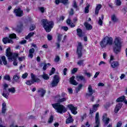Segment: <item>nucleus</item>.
<instances>
[{"label": "nucleus", "mask_w": 127, "mask_h": 127, "mask_svg": "<svg viewBox=\"0 0 127 127\" xmlns=\"http://www.w3.org/2000/svg\"><path fill=\"white\" fill-rule=\"evenodd\" d=\"M67 98H63L58 100V103L55 104H52V106L56 110L57 112L59 114H63V113H66L67 111V108L64 106L63 105L60 104V103H63V102H66Z\"/></svg>", "instance_id": "f257e3e1"}, {"label": "nucleus", "mask_w": 127, "mask_h": 127, "mask_svg": "<svg viewBox=\"0 0 127 127\" xmlns=\"http://www.w3.org/2000/svg\"><path fill=\"white\" fill-rule=\"evenodd\" d=\"M41 22L47 32H50L51 28H53V26H54V23L53 21H48L47 19H43Z\"/></svg>", "instance_id": "f03ea898"}, {"label": "nucleus", "mask_w": 127, "mask_h": 127, "mask_svg": "<svg viewBox=\"0 0 127 127\" xmlns=\"http://www.w3.org/2000/svg\"><path fill=\"white\" fill-rule=\"evenodd\" d=\"M114 46L113 50L116 54H118L121 52V49L122 48V41L121 38L116 37L114 41Z\"/></svg>", "instance_id": "7ed1b4c3"}, {"label": "nucleus", "mask_w": 127, "mask_h": 127, "mask_svg": "<svg viewBox=\"0 0 127 127\" xmlns=\"http://www.w3.org/2000/svg\"><path fill=\"white\" fill-rule=\"evenodd\" d=\"M113 44V38L112 37H105L100 42V45L102 48H104L107 45Z\"/></svg>", "instance_id": "20e7f679"}, {"label": "nucleus", "mask_w": 127, "mask_h": 127, "mask_svg": "<svg viewBox=\"0 0 127 127\" xmlns=\"http://www.w3.org/2000/svg\"><path fill=\"white\" fill-rule=\"evenodd\" d=\"M31 78L32 79L27 80L26 82V84L27 85H28V86H30L32 85V84H34V83H40L41 81V80L40 79L38 78V77H36V75H34L33 73L31 74Z\"/></svg>", "instance_id": "39448f33"}, {"label": "nucleus", "mask_w": 127, "mask_h": 127, "mask_svg": "<svg viewBox=\"0 0 127 127\" xmlns=\"http://www.w3.org/2000/svg\"><path fill=\"white\" fill-rule=\"evenodd\" d=\"M94 93H95V90H93V88H92V85H89L88 87V92L86 93V97L87 99L91 97L90 101H91V102H94V100L95 99V97L93 96V94H94Z\"/></svg>", "instance_id": "423d86ee"}, {"label": "nucleus", "mask_w": 127, "mask_h": 127, "mask_svg": "<svg viewBox=\"0 0 127 127\" xmlns=\"http://www.w3.org/2000/svg\"><path fill=\"white\" fill-rule=\"evenodd\" d=\"M6 55L8 57L9 60L13 61V60H16V57L18 56V54H14L10 52V48H8L6 49Z\"/></svg>", "instance_id": "0eeeda50"}, {"label": "nucleus", "mask_w": 127, "mask_h": 127, "mask_svg": "<svg viewBox=\"0 0 127 127\" xmlns=\"http://www.w3.org/2000/svg\"><path fill=\"white\" fill-rule=\"evenodd\" d=\"M9 38L6 37L3 38L2 42L4 44H6V43H11L12 44L13 43V41H12L11 39L16 38V35L14 33L11 34L9 35Z\"/></svg>", "instance_id": "6e6552de"}, {"label": "nucleus", "mask_w": 127, "mask_h": 127, "mask_svg": "<svg viewBox=\"0 0 127 127\" xmlns=\"http://www.w3.org/2000/svg\"><path fill=\"white\" fill-rule=\"evenodd\" d=\"M59 82H60V77H59V75L56 74L54 76V79L51 84L52 88L56 87V86L58 85V83H59Z\"/></svg>", "instance_id": "1a4fd4ad"}, {"label": "nucleus", "mask_w": 127, "mask_h": 127, "mask_svg": "<svg viewBox=\"0 0 127 127\" xmlns=\"http://www.w3.org/2000/svg\"><path fill=\"white\" fill-rule=\"evenodd\" d=\"M7 88H8V85H7V84H4L3 85L2 96H3L4 98H5V99H8V96H9V93L7 91V89H6Z\"/></svg>", "instance_id": "9d476101"}, {"label": "nucleus", "mask_w": 127, "mask_h": 127, "mask_svg": "<svg viewBox=\"0 0 127 127\" xmlns=\"http://www.w3.org/2000/svg\"><path fill=\"white\" fill-rule=\"evenodd\" d=\"M82 48H83V46L80 42H79L77 49V54H78V58L82 57Z\"/></svg>", "instance_id": "9b49d317"}, {"label": "nucleus", "mask_w": 127, "mask_h": 127, "mask_svg": "<svg viewBox=\"0 0 127 127\" xmlns=\"http://www.w3.org/2000/svg\"><path fill=\"white\" fill-rule=\"evenodd\" d=\"M14 12L15 15L18 17H21V16H23V11H22L20 8L15 9Z\"/></svg>", "instance_id": "f8f14e48"}, {"label": "nucleus", "mask_w": 127, "mask_h": 127, "mask_svg": "<svg viewBox=\"0 0 127 127\" xmlns=\"http://www.w3.org/2000/svg\"><path fill=\"white\" fill-rule=\"evenodd\" d=\"M67 107L68 108V109H69V110H70L72 114H73V115H77V114L78 113V112L76 111L77 110V107H74L72 104L68 105Z\"/></svg>", "instance_id": "ddd939ff"}, {"label": "nucleus", "mask_w": 127, "mask_h": 127, "mask_svg": "<svg viewBox=\"0 0 127 127\" xmlns=\"http://www.w3.org/2000/svg\"><path fill=\"white\" fill-rule=\"evenodd\" d=\"M20 79V75L19 73H15L13 76L12 82L13 83H19V80Z\"/></svg>", "instance_id": "4468645a"}, {"label": "nucleus", "mask_w": 127, "mask_h": 127, "mask_svg": "<svg viewBox=\"0 0 127 127\" xmlns=\"http://www.w3.org/2000/svg\"><path fill=\"white\" fill-rule=\"evenodd\" d=\"M75 79L77 81H78V82H86V78H85V76L79 74V75H77L75 76Z\"/></svg>", "instance_id": "2eb2a0df"}, {"label": "nucleus", "mask_w": 127, "mask_h": 127, "mask_svg": "<svg viewBox=\"0 0 127 127\" xmlns=\"http://www.w3.org/2000/svg\"><path fill=\"white\" fill-rule=\"evenodd\" d=\"M38 93L39 96L40 97H41L42 98H43L44 97L45 94H46V90H44L43 88H39L38 90Z\"/></svg>", "instance_id": "dca6fc26"}, {"label": "nucleus", "mask_w": 127, "mask_h": 127, "mask_svg": "<svg viewBox=\"0 0 127 127\" xmlns=\"http://www.w3.org/2000/svg\"><path fill=\"white\" fill-rule=\"evenodd\" d=\"M116 102H117L118 103H120V102H124L126 104V105H127V101L126 99L125 96H122L118 98L116 100Z\"/></svg>", "instance_id": "f3484780"}, {"label": "nucleus", "mask_w": 127, "mask_h": 127, "mask_svg": "<svg viewBox=\"0 0 127 127\" xmlns=\"http://www.w3.org/2000/svg\"><path fill=\"white\" fill-rule=\"evenodd\" d=\"M108 115L107 114H104L103 116V121L105 123V125H108L110 122V118H107Z\"/></svg>", "instance_id": "a211bd4d"}, {"label": "nucleus", "mask_w": 127, "mask_h": 127, "mask_svg": "<svg viewBox=\"0 0 127 127\" xmlns=\"http://www.w3.org/2000/svg\"><path fill=\"white\" fill-rule=\"evenodd\" d=\"M95 124L96 125L94 127H99L100 126V119H99V113H97L95 116Z\"/></svg>", "instance_id": "6ab92c4d"}, {"label": "nucleus", "mask_w": 127, "mask_h": 127, "mask_svg": "<svg viewBox=\"0 0 127 127\" xmlns=\"http://www.w3.org/2000/svg\"><path fill=\"white\" fill-rule=\"evenodd\" d=\"M122 106H123V104L122 103H119L116 105L114 110V112L116 114H118V112L120 111V110H121Z\"/></svg>", "instance_id": "aec40b11"}, {"label": "nucleus", "mask_w": 127, "mask_h": 127, "mask_svg": "<svg viewBox=\"0 0 127 127\" xmlns=\"http://www.w3.org/2000/svg\"><path fill=\"white\" fill-rule=\"evenodd\" d=\"M70 84L74 85V86H77L78 85V82L75 80V76H72L70 78Z\"/></svg>", "instance_id": "412c9836"}, {"label": "nucleus", "mask_w": 127, "mask_h": 127, "mask_svg": "<svg viewBox=\"0 0 127 127\" xmlns=\"http://www.w3.org/2000/svg\"><path fill=\"white\" fill-rule=\"evenodd\" d=\"M74 120H73V118H72V116L71 115H69L68 118L66 120V124H71V123H73Z\"/></svg>", "instance_id": "4be33fe9"}, {"label": "nucleus", "mask_w": 127, "mask_h": 127, "mask_svg": "<svg viewBox=\"0 0 127 127\" xmlns=\"http://www.w3.org/2000/svg\"><path fill=\"white\" fill-rule=\"evenodd\" d=\"M84 26H85L87 30H91V29H92V28H93V26H92V25H91V24L88 23V22H85L84 24Z\"/></svg>", "instance_id": "5701e85b"}, {"label": "nucleus", "mask_w": 127, "mask_h": 127, "mask_svg": "<svg viewBox=\"0 0 127 127\" xmlns=\"http://www.w3.org/2000/svg\"><path fill=\"white\" fill-rule=\"evenodd\" d=\"M6 111V103L5 102H3L2 104V114H5V112Z\"/></svg>", "instance_id": "b1692460"}, {"label": "nucleus", "mask_w": 127, "mask_h": 127, "mask_svg": "<svg viewBox=\"0 0 127 127\" xmlns=\"http://www.w3.org/2000/svg\"><path fill=\"white\" fill-rule=\"evenodd\" d=\"M35 50L34 48H31L29 50L28 57L30 58H33V53H34Z\"/></svg>", "instance_id": "393cba45"}, {"label": "nucleus", "mask_w": 127, "mask_h": 127, "mask_svg": "<svg viewBox=\"0 0 127 127\" xmlns=\"http://www.w3.org/2000/svg\"><path fill=\"white\" fill-rule=\"evenodd\" d=\"M77 34L79 37H83V31L82 29L79 28L76 29Z\"/></svg>", "instance_id": "a878e982"}, {"label": "nucleus", "mask_w": 127, "mask_h": 127, "mask_svg": "<svg viewBox=\"0 0 127 127\" xmlns=\"http://www.w3.org/2000/svg\"><path fill=\"white\" fill-rule=\"evenodd\" d=\"M111 20L114 23L118 22V21H119V18L117 17L116 15L113 14L111 16Z\"/></svg>", "instance_id": "bb28decb"}, {"label": "nucleus", "mask_w": 127, "mask_h": 127, "mask_svg": "<svg viewBox=\"0 0 127 127\" xmlns=\"http://www.w3.org/2000/svg\"><path fill=\"white\" fill-rule=\"evenodd\" d=\"M120 64H119L118 62L114 61L111 63V67L112 68H116V67L119 66Z\"/></svg>", "instance_id": "cd10ccee"}, {"label": "nucleus", "mask_w": 127, "mask_h": 127, "mask_svg": "<svg viewBox=\"0 0 127 127\" xmlns=\"http://www.w3.org/2000/svg\"><path fill=\"white\" fill-rule=\"evenodd\" d=\"M101 7H102L101 4H98L96 6L95 8V14H98L99 11H100V9H101Z\"/></svg>", "instance_id": "c85d7f7f"}, {"label": "nucleus", "mask_w": 127, "mask_h": 127, "mask_svg": "<svg viewBox=\"0 0 127 127\" xmlns=\"http://www.w3.org/2000/svg\"><path fill=\"white\" fill-rule=\"evenodd\" d=\"M1 59L2 61L3 65L7 64V61H6V59L5 58V56H3L1 57Z\"/></svg>", "instance_id": "c756f323"}, {"label": "nucleus", "mask_w": 127, "mask_h": 127, "mask_svg": "<svg viewBox=\"0 0 127 127\" xmlns=\"http://www.w3.org/2000/svg\"><path fill=\"white\" fill-rule=\"evenodd\" d=\"M99 21H98V24H99V25H103V20H104V15H101V18L99 17Z\"/></svg>", "instance_id": "7c9ffc66"}, {"label": "nucleus", "mask_w": 127, "mask_h": 127, "mask_svg": "<svg viewBox=\"0 0 127 127\" xmlns=\"http://www.w3.org/2000/svg\"><path fill=\"white\" fill-rule=\"evenodd\" d=\"M41 77H42L43 79L44 80H49V76H48V74H47L44 72H43L42 75H41Z\"/></svg>", "instance_id": "2f4dec72"}, {"label": "nucleus", "mask_w": 127, "mask_h": 127, "mask_svg": "<svg viewBox=\"0 0 127 127\" xmlns=\"http://www.w3.org/2000/svg\"><path fill=\"white\" fill-rule=\"evenodd\" d=\"M9 93H11V94H14L15 93V88L14 87H11L8 89Z\"/></svg>", "instance_id": "473e14b6"}, {"label": "nucleus", "mask_w": 127, "mask_h": 127, "mask_svg": "<svg viewBox=\"0 0 127 127\" xmlns=\"http://www.w3.org/2000/svg\"><path fill=\"white\" fill-rule=\"evenodd\" d=\"M115 3L116 5H117V6H120L122 4V1H121V0H115Z\"/></svg>", "instance_id": "72a5a7b5"}, {"label": "nucleus", "mask_w": 127, "mask_h": 127, "mask_svg": "<svg viewBox=\"0 0 127 127\" xmlns=\"http://www.w3.org/2000/svg\"><path fill=\"white\" fill-rule=\"evenodd\" d=\"M57 36H58V39H57L58 42H61V40H62V36H63L62 34L58 33Z\"/></svg>", "instance_id": "f704fd0d"}, {"label": "nucleus", "mask_w": 127, "mask_h": 127, "mask_svg": "<svg viewBox=\"0 0 127 127\" xmlns=\"http://www.w3.org/2000/svg\"><path fill=\"white\" fill-rule=\"evenodd\" d=\"M34 35V32H31L25 37V39H29L30 37H32Z\"/></svg>", "instance_id": "c9c22d12"}, {"label": "nucleus", "mask_w": 127, "mask_h": 127, "mask_svg": "<svg viewBox=\"0 0 127 127\" xmlns=\"http://www.w3.org/2000/svg\"><path fill=\"white\" fill-rule=\"evenodd\" d=\"M90 7V4H87V6L85 7L84 9L85 13H89V8Z\"/></svg>", "instance_id": "e433bc0d"}, {"label": "nucleus", "mask_w": 127, "mask_h": 127, "mask_svg": "<svg viewBox=\"0 0 127 127\" xmlns=\"http://www.w3.org/2000/svg\"><path fill=\"white\" fill-rule=\"evenodd\" d=\"M3 79L6 81H10V76L9 75L6 74L5 76H4Z\"/></svg>", "instance_id": "4c0bfd02"}, {"label": "nucleus", "mask_w": 127, "mask_h": 127, "mask_svg": "<svg viewBox=\"0 0 127 127\" xmlns=\"http://www.w3.org/2000/svg\"><path fill=\"white\" fill-rule=\"evenodd\" d=\"M54 119V117H53V116H51L48 121V124H52V123H53Z\"/></svg>", "instance_id": "58836bf2"}, {"label": "nucleus", "mask_w": 127, "mask_h": 127, "mask_svg": "<svg viewBox=\"0 0 127 127\" xmlns=\"http://www.w3.org/2000/svg\"><path fill=\"white\" fill-rule=\"evenodd\" d=\"M72 6L74 7V8H76V10H79V8L78 7V6L77 5V3L76 2V1H73V3L72 4Z\"/></svg>", "instance_id": "ea45409f"}, {"label": "nucleus", "mask_w": 127, "mask_h": 127, "mask_svg": "<svg viewBox=\"0 0 127 127\" xmlns=\"http://www.w3.org/2000/svg\"><path fill=\"white\" fill-rule=\"evenodd\" d=\"M59 61H60V57L57 56H56L55 59H54V62L56 63H58V62H59Z\"/></svg>", "instance_id": "a19ab883"}, {"label": "nucleus", "mask_w": 127, "mask_h": 127, "mask_svg": "<svg viewBox=\"0 0 127 127\" xmlns=\"http://www.w3.org/2000/svg\"><path fill=\"white\" fill-rule=\"evenodd\" d=\"M77 65H79V66H82V65H84V60H79L77 63Z\"/></svg>", "instance_id": "79ce46f5"}, {"label": "nucleus", "mask_w": 127, "mask_h": 127, "mask_svg": "<svg viewBox=\"0 0 127 127\" xmlns=\"http://www.w3.org/2000/svg\"><path fill=\"white\" fill-rule=\"evenodd\" d=\"M44 65V66L43 67V70H44V71H45V70H46L47 69V64H43L42 63L41 64V66L42 67V66Z\"/></svg>", "instance_id": "37998d69"}, {"label": "nucleus", "mask_w": 127, "mask_h": 127, "mask_svg": "<svg viewBox=\"0 0 127 127\" xmlns=\"http://www.w3.org/2000/svg\"><path fill=\"white\" fill-rule=\"evenodd\" d=\"M68 0H61V2L64 4H68V3H69Z\"/></svg>", "instance_id": "c03bdc74"}, {"label": "nucleus", "mask_w": 127, "mask_h": 127, "mask_svg": "<svg viewBox=\"0 0 127 127\" xmlns=\"http://www.w3.org/2000/svg\"><path fill=\"white\" fill-rule=\"evenodd\" d=\"M54 73H55V68L52 67L51 72L49 73V75L51 76V75H53Z\"/></svg>", "instance_id": "a18cd8bd"}, {"label": "nucleus", "mask_w": 127, "mask_h": 127, "mask_svg": "<svg viewBox=\"0 0 127 127\" xmlns=\"http://www.w3.org/2000/svg\"><path fill=\"white\" fill-rule=\"evenodd\" d=\"M36 28V27L35 26V25H34V24L31 25L30 26V30L31 31H32V30H34V29H35Z\"/></svg>", "instance_id": "49530a36"}, {"label": "nucleus", "mask_w": 127, "mask_h": 127, "mask_svg": "<svg viewBox=\"0 0 127 127\" xmlns=\"http://www.w3.org/2000/svg\"><path fill=\"white\" fill-rule=\"evenodd\" d=\"M27 76H28V73H27V72H26L24 74H22V78L23 79H25L26 78H27Z\"/></svg>", "instance_id": "de8ad7c7"}, {"label": "nucleus", "mask_w": 127, "mask_h": 127, "mask_svg": "<svg viewBox=\"0 0 127 127\" xmlns=\"http://www.w3.org/2000/svg\"><path fill=\"white\" fill-rule=\"evenodd\" d=\"M39 9L40 10L42 13H44V10H45V9H44V7H39Z\"/></svg>", "instance_id": "09e8293b"}, {"label": "nucleus", "mask_w": 127, "mask_h": 127, "mask_svg": "<svg viewBox=\"0 0 127 127\" xmlns=\"http://www.w3.org/2000/svg\"><path fill=\"white\" fill-rule=\"evenodd\" d=\"M78 71V68H73L72 70H71V73L72 74H75V73H76V72H77Z\"/></svg>", "instance_id": "8fccbe9b"}, {"label": "nucleus", "mask_w": 127, "mask_h": 127, "mask_svg": "<svg viewBox=\"0 0 127 127\" xmlns=\"http://www.w3.org/2000/svg\"><path fill=\"white\" fill-rule=\"evenodd\" d=\"M91 125L89 124V122H87L85 124V126L84 125L81 126V127H90Z\"/></svg>", "instance_id": "3c124183"}, {"label": "nucleus", "mask_w": 127, "mask_h": 127, "mask_svg": "<svg viewBox=\"0 0 127 127\" xmlns=\"http://www.w3.org/2000/svg\"><path fill=\"white\" fill-rule=\"evenodd\" d=\"M112 105H114V101H112L109 102V103L107 104V107H111Z\"/></svg>", "instance_id": "603ef678"}, {"label": "nucleus", "mask_w": 127, "mask_h": 127, "mask_svg": "<svg viewBox=\"0 0 127 127\" xmlns=\"http://www.w3.org/2000/svg\"><path fill=\"white\" fill-rule=\"evenodd\" d=\"M68 69L67 68H64L63 70L64 75H66Z\"/></svg>", "instance_id": "864d4df0"}, {"label": "nucleus", "mask_w": 127, "mask_h": 127, "mask_svg": "<svg viewBox=\"0 0 127 127\" xmlns=\"http://www.w3.org/2000/svg\"><path fill=\"white\" fill-rule=\"evenodd\" d=\"M47 38H48V40L49 41L52 40V38H53L52 35L48 34L47 36Z\"/></svg>", "instance_id": "5fc2aeb1"}, {"label": "nucleus", "mask_w": 127, "mask_h": 127, "mask_svg": "<svg viewBox=\"0 0 127 127\" xmlns=\"http://www.w3.org/2000/svg\"><path fill=\"white\" fill-rule=\"evenodd\" d=\"M69 15H73L74 14V9L73 8L70 9V11H69Z\"/></svg>", "instance_id": "6e6d98bb"}, {"label": "nucleus", "mask_w": 127, "mask_h": 127, "mask_svg": "<svg viewBox=\"0 0 127 127\" xmlns=\"http://www.w3.org/2000/svg\"><path fill=\"white\" fill-rule=\"evenodd\" d=\"M98 107H100V105L99 104H95L93 105V108L94 110H97V108H98Z\"/></svg>", "instance_id": "4d7b16f0"}, {"label": "nucleus", "mask_w": 127, "mask_h": 127, "mask_svg": "<svg viewBox=\"0 0 127 127\" xmlns=\"http://www.w3.org/2000/svg\"><path fill=\"white\" fill-rule=\"evenodd\" d=\"M122 125H123V123H122V122H119L117 123V127H122Z\"/></svg>", "instance_id": "13d9d810"}, {"label": "nucleus", "mask_w": 127, "mask_h": 127, "mask_svg": "<svg viewBox=\"0 0 127 127\" xmlns=\"http://www.w3.org/2000/svg\"><path fill=\"white\" fill-rule=\"evenodd\" d=\"M62 29L64 30V31H67L68 30V27L67 26H63L62 27Z\"/></svg>", "instance_id": "bf43d9fd"}, {"label": "nucleus", "mask_w": 127, "mask_h": 127, "mask_svg": "<svg viewBox=\"0 0 127 127\" xmlns=\"http://www.w3.org/2000/svg\"><path fill=\"white\" fill-rule=\"evenodd\" d=\"M96 111H97V109H94L93 108L92 110H90V115H92V114H93V113H95V112H96Z\"/></svg>", "instance_id": "052dcab7"}, {"label": "nucleus", "mask_w": 127, "mask_h": 127, "mask_svg": "<svg viewBox=\"0 0 127 127\" xmlns=\"http://www.w3.org/2000/svg\"><path fill=\"white\" fill-rule=\"evenodd\" d=\"M106 64V63L104 61H101L99 64V66H101V65H105Z\"/></svg>", "instance_id": "680f3d73"}, {"label": "nucleus", "mask_w": 127, "mask_h": 127, "mask_svg": "<svg viewBox=\"0 0 127 127\" xmlns=\"http://www.w3.org/2000/svg\"><path fill=\"white\" fill-rule=\"evenodd\" d=\"M24 59H25V57H24L18 58L19 61H23V60H24Z\"/></svg>", "instance_id": "e2e57ef3"}, {"label": "nucleus", "mask_w": 127, "mask_h": 127, "mask_svg": "<svg viewBox=\"0 0 127 127\" xmlns=\"http://www.w3.org/2000/svg\"><path fill=\"white\" fill-rule=\"evenodd\" d=\"M98 87H104L105 86V84L103 83H99L98 84Z\"/></svg>", "instance_id": "0e129e2a"}, {"label": "nucleus", "mask_w": 127, "mask_h": 127, "mask_svg": "<svg viewBox=\"0 0 127 127\" xmlns=\"http://www.w3.org/2000/svg\"><path fill=\"white\" fill-rule=\"evenodd\" d=\"M61 2V0H55V3L56 4H59Z\"/></svg>", "instance_id": "69168bd1"}, {"label": "nucleus", "mask_w": 127, "mask_h": 127, "mask_svg": "<svg viewBox=\"0 0 127 127\" xmlns=\"http://www.w3.org/2000/svg\"><path fill=\"white\" fill-rule=\"evenodd\" d=\"M99 74H100V72H96V73L94 76V78H97L98 77V76H99Z\"/></svg>", "instance_id": "338daca9"}, {"label": "nucleus", "mask_w": 127, "mask_h": 127, "mask_svg": "<svg viewBox=\"0 0 127 127\" xmlns=\"http://www.w3.org/2000/svg\"><path fill=\"white\" fill-rule=\"evenodd\" d=\"M20 44H25V43H26V40H24L21 41L20 42Z\"/></svg>", "instance_id": "774afa93"}]
</instances>
